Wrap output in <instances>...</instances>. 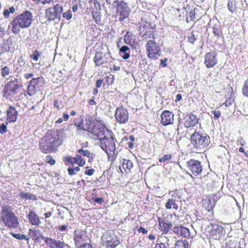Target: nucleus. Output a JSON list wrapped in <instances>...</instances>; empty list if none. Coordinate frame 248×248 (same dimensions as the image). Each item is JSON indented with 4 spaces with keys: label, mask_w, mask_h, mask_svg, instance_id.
I'll use <instances>...</instances> for the list:
<instances>
[{
    "label": "nucleus",
    "mask_w": 248,
    "mask_h": 248,
    "mask_svg": "<svg viewBox=\"0 0 248 248\" xmlns=\"http://www.w3.org/2000/svg\"><path fill=\"white\" fill-rule=\"evenodd\" d=\"M92 200L94 202H97L99 204H102L103 202H104V199L103 198H94L93 197L92 198Z\"/></svg>",
    "instance_id": "nucleus-59"
},
{
    "label": "nucleus",
    "mask_w": 248,
    "mask_h": 248,
    "mask_svg": "<svg viewBox=\"0 0 248 248\" xmlns=\"http://www.w3.org/2000/svg\"><path fill=\"white\" fill-rule=\"evenodd\" d=\"M115 118L117 123L120 124H124L128 121L129 113L126 108L124 107H120L116 109Z\"/></svg>",
    "instance_id": "nucleus-16"
},
{
    "label": "nucleus",
    "mask_w": 248,
    "mask_h": 248,
    "mask_svg": "<svg viewBox=\"0 0 248 248\" xmlns=\"http://www.w3.org/2000/svg\"><path fill=\"white\" fill-rule=\"evenodd\" d=\"M93 62L96 66H99L108 62L107 55L102 52H96L93 58Z\"/></svg>",
    "instance_id": "nucleus-25"
},
{
    "label": "nucleus",
    "mask_w": 248,
    "mask_h": 248,
    "mask_svg": "<svg viewBox=\"0 0 248 248\" xmlns=\"http://www.w3.org/2000/svg\"><path fill=\"white\" fill-rule=\"evenodd\" d=\"M19 196L22 199L32 200L33 201L37 200L36 196L32 193H25L22 191L19 193Z\"/></svg>",
    "instance_id": "nucleus-34"
},
{
    "label": "nucleus",
    "mask_w": 248,
    "mask_h": 248,
    "mask_svg": "<svg viewBox=\"0 0 248 248\" xmlns=\"http://www.w3.org/2000/svg\"><path fill=\"white\" fill-rule=\"evenodd\" d=\"M161 124L164 126L172 124L174 122V114L168 110L163 111L160 115Z\"/></svg>",
    "instance_id": "nucleus-19"
},
{
    "label": "nucleus",
    "mask_w": 248,
    "mask_h": 248,
    "mask_svg": "<svg viewBox=\"0 0 248 248\" xmlns=\"http://www.w3.org/2000/svg\"><path fill=\"white\" fill-rule=\"evenodd\" d=\"M101 148L107 153L109 161L113 162L116 159V146L112 137L101 139L100 142Z\"/></svg>",
    "instance_id": "nucleus-8"
},
{
    "label": "nucleus",
    "mask_w": 248,
    "mask_h": 248,
    "mask_svg": "<svg viewBox=\"0 0 248 248\" xmlns=\"http://www.w3.org/2000/svg\"><path fill=\"white\" fill-rule=\"evenodd\" d=\"M199 119L198 117L191 113L187 114L184 118V125L186 128L193 127L199 122Z\"/></svg>",
    "instance_id": "nucleus-22"
},
{
    "label": "nucleus",
    "mask_w": 248,
    "mask_h": 248,
    "mask_svg": "<svg viewBox=\"0 0 248 248\" xmlns=\"http://www.w3.org/2000/svg\"><path fill=\"white\" fill-rule=\"evenodd\" d=\"M74 125L76 126L77 130L78 131H80L82 130H86L84 128V124L83 121H79V122H75Z\"/></svg>",
    "instance_id": "nucleus-49"
},
{
    "label": "nucleus",
    "mask_w": 248,
    "mask_h": 248,
    "mask_svg": "<svg viewBox=\"0 0 248 248\" xmlns=\"http://www.w3.org/2000/svg\"><path fill=\"white\" fill-rule=\"evenodd\" d=\"M87 236L85 232L81 230H75L74 234V240L76 248H79L84 244H87Z\"/></svg>",
    "instance_id": "nucleus-17"
},
{
    "label": "nucleus",
    "mask_w": 248,
    "mask_h": 248,
    "mask_svg": "<svg viewBox=\"0 0 248 248\" xmlns=\"http://www.w3.org/2000/svg\"><path fill=\"white\" fill-rule=\"evenodd\" d=\"M186 167L187 170L196 176L200 175L202 171L201 162L194 159H191L187 161Z\"/></svg>",
    "instance_id": "nucleus-14"
},
{
    "label": "nucleus",
    "mask_w": 248,
    "mask_h": 248,
    "mask_svg": "<svg viewBox=\"0 0 248 248\" xmlns=\"http://www.w3.org/2000/svg\"><path fill=\"white\" fill-rule=\"evenodd\" d=\"M64 139L60 131L51 129L46 131L38 142L40 151L45 154L56 153L58 149L63 144Z\"/></svg>",
    "instance_id": "nucleus-1"
},
{
    "label": "nucleus",
    "mask_w": 248,
    "mask_h": 248,
    "mask_svg": "<svg viewBox=\"0 0 248 248\" xmlns=\"http://www.w3.org/2000/svg\"><path fill=\"white\" fill-rule=\"evenodd\" d=\"M129 140L130 141H128L127 142V145L129 148L133 149L134 147V141L135 138H134V136H130L129 137Z\"/></svg>",
    "instance_id": "nucleus-53"
},
{
    "label": "nucleus",
    "mask_w": 248,
    "mask_h": 248,
    "mask_svg": "<svg viewBox=\"0 0 248 248\" xmlns=\"http://www.w3.org/2000/svg\"><path fill=\"white\" fill-rule=\"evenodd\" d=\"M102 244L105 248H115L120 244L118 236L114 233L106 232L101 237Z\"/></svg>",
    "instance_id": "nucleus-10"
},
{
    "label": "nucleus",
    "mask_w": 248,
    "mask_h": 248,
    "mask_svg": "<svg viewBox=\"0 0 248 248\" xmlns=\"http://www.w3.org/2000/svg\"><path fill=\"white\" fill-rule=\"evenodd\" d=\"M18 113L16 108L12 106H10L7 110L6 121L9 123L15 122L17 118Z\"/></svg>",
    "instance_id": "nucleus-26"
},
{
    "label": "nucleus",
    "mask_w": 248,
    "mask_h": 248,
    "mask_svg": "<svg viewBox=\"0 0 248 248\" xmlns=\"http://www.w3.org/2000/svg\"><path fill=\"white\" fill-rule=\"evenodd\" d=\"M173 231L174 233L185 237L188 238L190 236L189 230L183 226H174L173 228Z\"/></svg>",
    "instance_id": "nucleus-27"
},
{
    "label": "nucleus",
    "mask_w": 248,
    "mask_h": 248,
    "mask_svg": "<svg viewBox=\"0 0 248 248\" xmlns=\"http://www.w3.org/2000/svg\"><path fill=\"white\" fill-rule=\"evenodd\" d=\"M124 43L131 46H135L137 44L136 37L132 32L128 31L124 36Z\"/></svg>",
    "instance_id": "nucleus-29"
},
{
    "label": "nucleus",
    "mask_w": 248,
    "mask_h": 248,
    "mask_svg": "<svg viewBox=\"0 0 248 248\" xmlns=\"http://www.w3.org/2000/svg\"><path fill=\"white\" fill-rule=\"evenodd\" d=\"M22 87V82L20 78H15L11 79L4 86L2 90L3 96L11 100L16 99Z\"/></svg>",
    "instance_id": "nucleus-5"
},
{
    "label": "nucleus",
    "mask_w": 248,
    "mask_h": 248,
    "mask_svg": "<svg viewBox=\"0 0 248 248\" xmlns=\"http://www.w3.org/2000/svg\"><path fill=\"white\" fill-rule=\"evenodd\" d=\"M63 161L66 166L71 165L73 166L75 163L78 165L76 167H69L67 169L68 173L70 176L76 175L80 170L79 167L83 166L85 164V161L78 154H77L74 158L70 156H64L63 157Z\"/></svg>",
    "instance_id": "nucleus-6"
},
{
    "label": "nucleus",
    "mask_w": 248,
    "mask_h": 248,
    "mask_svg": "<svg viewBox=\"0 0 248 248\" xmlns=\"http://www.w3.org/2000/svg\"><path fill=\"white\" fill-rule=\"evenodd\" d=\"M124 53L123 55H121L123 59L127 60L130 57V49L126 46H123L120 49V54Z\"/></svg>",
    "instance_id": "nucleus-33"
},
{
    "label": "nucleus",
    "mask_w": 248,
    "mask_h": 248,
    "mask_svg": "<svg viewBox=\"0 0 248 248\" xmlns=\"http://www.w3.org/2000/svg\"><path fill=\"white\" fill-rule=\"evenodd\" d=\"M145 47L147 56L150 60H156L161 55V47L155 39L148 41Z\"/></svg>",
    "instance_id": "nucleus-9"
},
{
    "label": "nucleus",
    "mask_w": 248,
    "mask_h": 248,
    "mask_svg": "<svg viewBox=\"0 0 248 248\" xmlns=\"http://www.w3.org/2000/svg\"><path fill=\"white\" fill-rule=\"evenodd\" d=\"M212 29L213 33L215 36H216L218 37H221L222 33L219 23H218L217 24H215L212 27Z\"/></svg>",
    "instance_id": "nucleus-35"
},
{
    "label": "nucleus",
    "mask_w": 248,
    "mask_h": 248,
    "mask_svg": "<svg viewBox=\"0 0 248 248\" xmlns=\"http://www.w3.org/2000/svg\"><path fill=\"white\" fill-rule=\"evenodd\" d=\"M140 34L143 39H147L152 38L155 39V27L152 26L151 23L146 21L141 22L139 26Z\"/></svg>",
    "instance_id": "nucleus-13"
},
{
    "label": "nucleus",
    "mask_w": 248,
    "mask_h": 248,
    "mask_svg": "<svg viewBox=\"0 0 248 248\" xmlns=\"http://www.w3.org/2000/svg\"><path fill=\"white\" fill-rule=\"evenodd\" d=\"M188 241L185 239L184 240H178L176 241L174 248H188Z\"/></svg>",
    "instance_id": "nucleus-36"
},
{
    "label": "nucleus",
    "mask_w": 248,
    "mask_h": 248,
    "mask_svg": "<svg viewBox=\"0 0 248 248\" xmlns=\"http://www.w3.org/2000/svg\"><path fill=\"white\" fill-rule=\"evenodd\" d=\"M227 7L228 10L232 13L236 11V2L234 0H229Z\"/></svg>",
    "instance_id": "nucleus-39"
},
{
    "label": "nucleus",
    "mask_w": 248,
    "mask_h": 248,
    "mask_svg": "<svg viewBox=\"0 0 248 248\" xmlns=\"http://www.w3.org/2000/svg\"><path fill=\"white\" fill-rule=\"evenodd\" d=\"M10 234L15 238L18 239V240H22V239H25L26 240H29V238L27 235L23 234H20V233H15L13 232H11Z\"/></svg>",
    "instance_id": "nucleus-43"
},
{
    "label": "nucleus",
    "mask_w": 248,
    "mask_h": 248,
    "mask_svg": "<svg viewBox=\"0 0 248 248\" xmlns=\"http://www.w3.org/2000/svg\"><path fill=\"white\" fill-rule=\"evenodd\" d=\"M114 3L117 4L116 15L119 16V20L122 21L128 17L130 13V9L128 4L124 0H114Z\"/></svg>",
    "instance_id": "nucleus-12"
},
{
    "label": "nucleus",
    "mask_w": 248,
    "mask_h": 248,
    "mask_svg": "<svg viewBox=\"0 0 248 248\" xmlns=\"http://www.w3.org/2000/svg\"><path fill=\"white\" fill-rule=\"evenodd\" d=\"M45 82L43 77L37 78H32L29 82L27 88V93L30 96H32L37 92L40 91L43 89V85Z\"/></svg>",
    "instance_id": "nucleus-11"
},
{
    "label": "nucleus",
    "mask_w": 248,
    "mask_h": 248,
    "mask_svg": "<svg viewBox=\"0 0 248 248\" xmlns=\"http://www.w3.org/2000/svg\"><path fill=\"white\" fill-rule=\"evenodd\" d=\"M44 238H48V237H45L43 235L38 236L37 237H36V239L34 240V242L35 243L40 244L41 243L42 240H44L45 241V239Z\"/></svg>",
    "instance_id": "nucleus-58"
},
{
    "label": "nucleus",
    "mask_w": 248,
    "mask_h": 248,
    "mask_svg": "<svg viewBox=\"0 0 248 248\" xmlns=\"http://www.w3.org/2000/svg\"><path fill=\"white\" fill-rule=\"evenodd\" d=\"M195 40H196L195 36L193 32H191L188 35V42L193 44Z\"/></svg>",
    "instance_id": "nucleus-54"
},
{
    "label": "nucleus",
    "mask_w": 248,
    "mask_h": 248,
    "mask_svg": "<svg viewBox=\"0 0 248 248\" xmlns=\"http://www.w3.org/2000/svg\"><path fill=\"white\" fill-rule=\"evenodd\" d=\"M78 152L80 155H82L84 156H86L88 158H93L94 156V154L91 153L90 151L87 150L80 149L78 150Z\"/></svg>",
    "instance_id": "nucleus-38"
},
{
    "label": "nucleus",
    "mask_w": 248,
    "mask_h": 248,
    "mask_svg": "<svg viewBox=\"0 0 248 248\" xmlns=\"http://www.w3.org/2000/svg\"><path fill=\"white\" fill-rule=\"evenodd\" d=\"M62 16L66 20H70L72 17L71 11L70 10L66 11L65 13H63Z\"/></svg>",
    "instance_id": "nucleus-52"
},
{
    "label": "nucleus",
    "mask_w": 248,
    "mask_h": 248,
    "mask_svg": "<svg viewBox=\"0 0 248 248\" xmlns=\"http://www.w3.org/2000/svg\"><path fill=\"white\" fill-rule=\"evenodd\" d=\"M158 229L162 234H167L172 227V223L168 220L158 217Z\"/></svg>",
    "instance_id": "nucleus-21"
},
{
    "label": "nucleus",
    "mask_w": 248,
    "mask_h": 248,
    "mask_svg": "<svg viewBox=\"0 0 248 248\" xmlns=\"http://www.w3.org/2000/svg\"><path fill=\"white\" fill-rule=\"evenodd\" d=\"M57 230L61 232H66L67 227L65 225H62L57 227Z\"/></svg>",
    "instance_id": "nucleus-57"
},
{
    "label": "nucleus",
    "mask_w": 248,
    "mask_h": 248,
    "mask_svg": "<svg viewBox=\"0 0 248 248\" xmlns=\"http://www.w3.org/2000/svg\"><path fill=\"white\" fill-rule=\"evenodd\" d=\"M173 209L177 210L178 209V204L176 203L175 200L173 199H169L165 203V208L167 209H170L171 208Z\"/></svg>",
    "instance_id": "nucleus-32"
},
{
    "label": "nucleus",
    "mask_w": 248,
    "mask_h": 248,
    "mask_svg": "<svg viewBox=\"0 0 248 248\" xmlns=\"http://www.w3.org/2000/svg\"><path fill=\"white\" fill-rule=\"evenodd\" d=\"M95 171L93 169H91L85 170L84 173L88 176L92 175Z\"/></svg>",
    "instance_id": "nucleus-60"
},
{
    "label": "nucleus",
    "mask_w": 248,
    "mask_h": 248,
    "mask_svg": "<svg viewBox=\"0 0 248 248\" xmlns=\"http://www.w3.org/2000/svg\"><path fill=\"white\" fill-rule=\"evenodd\" d=\"M0 221L7 228L10 229L17 228L19 225L18 217L9 205L1 207Z\"/></svg>",
    "instance_id": "nucleus-4"
},
{
    "label": "nucleus",
    "mask_w": 248,
    "mask_h": 248,
    "mask_svg": "<svg viewBox=\"0 0 248 248\" xmlns=\"http://www.w3.org/2000/svg\"><path fill=\"white\" fill-rule=\"evenodd\" d=\"M87 130L94 135V139H99L100 141L101 139L106 138L104 134V129L102 127L93 125V127L88 128Z\"/></svg>",
    "instance_id": "nucleus-24"
},
{
    "label": "nucleus",
    "mask_w": 248,
    "mask_h": 248,
    "mask_svg": "<svg viewBox=\"0 0 248 248\" xmlns=\"http://www.w3.org/2000/svg\"><path fill=\"white\" fill-rule=\"evenodd\" d=\"M172 155L171 154L164 155L162 157L158 159L160 163L169 162L172 158Z\"/></svg>",
    "instance_id": "nucleus-41"
},
{
    "label": "nucleus",
    "mask_w": 248,
    "mask_h": 248,
    "mask_svg": "<svg viewBox=\"0 0 248 248\" xmlns=\"http://www.w3.org/2000/svg\"><path fill=\"white\" fill-rule=\"evenodd\" d=\"M242 92L244 96L248 97V78L244 83Z\"/></svg>",
    "instance_id": "nucleus-45"
},
{
    "label": "nucleus",
    "mask_w": 248,
    "mask_h": 248,
    "mask_svg": "<svg viewBox=\"0 0 248 248\" xmlns=\"http://www.w3.org/2000/svg\"><path fill=\"white\" fill-rule=\"evenodd\" d=\"M202 205L205 210L208 212L212 211L215 205V201L212 199H204L203 200Z\"/></svg>",
    "instance_id": "nucleus-30"
},
{
    "label": "nucleus",
    "mask_w": 248,
    "mask_h": 248,
    "mask_svg": "<svg viewBox=\"0 0 248 248\" xmlns=\"http://www.w3.org/2000/svg\"><path fill=\"white\" fill-rule=\"evenodd\" d=\"M207 229L206 236L210 242L211 241L219 240L225 235L224 228L217 223H211Z\"/></svg>",
    "instance_id": "nucleus-7"
},
{
    "label": "nucleus",
    "mask_w": 248,
    "mask_h": 248,
    "mask_svg": "<svg viewBox=\"0 0 248 248\" xmlns=\"http://www.w3.org/2000/svg\"><path fill=\"white\" fill-rule=\"evenodd\" d=\"M212 114H213V118L215 120L218 119L221 116V112L219 110H214L212 111Z\"/></svg>",
    "instance_id": "nucleus-55"
},
{
    "label": "nucleus",
    "mask_w": 248,
    "mask_h": 248,
    "mask_svg": "<svg viewBox=\"0 0 248 248\" xmlns=\"http://www.w3.org/2000/svg\"><path fill=\"white\" fill-rule=\"evenodd\" d=\"M9 40H7L6 41L4 42V43L2 45L1 47V51L3 52H8L13 50L14 49V47L11 46H9Z\"/></svg>",
    "instance_id": "nucleus-40"
},
{
    "label": "nucleus",
    "mask_w": 248,
    "mask_h": 248,
    "mask_svg": "<svg viewBox=\"0 0 248 248\" xmlns=\"http://www.w3.org/2000/svg\"><path fill=\"white\" fill-rule=\"evenodd\" d=\"M234 101V99L233 97L231 96L226 100V101L222 104V105H225V107H228L232 105Z\"/></svg>",
    "instance_id": "nucleus-51"
},
{
    "label": "nucleus",
    "mask_w": 248,
    "mask_h": 248,
    "mask_svg": "<svg viewBox=\"0 0 248 248\" xmlns=\"http://www.w3.org/2000/svg\"><path fill=\"white\" fill-rule=\"evenodd\" d=\"M46 162L50 165H54L56 163L55 160L53 158L52 155H47L46 157Z\"/></svg>",
    "instance_id": "nucleus-48"
},
{
    "label": "nucleus",
    "mask_w": 248,
    "mask_h": 248,
    "mask_svg": "<svg viewBox=\"0 0 248 248\" xmlns=\"http://www.w3.org/2000/svg\"><path fill=\"white\" fill-rule=\"evenodd\" d=\"M45 242L49 248H64L66 245L63 241L57 240L50 237L44 238Z\"/></svg>",
    "instance_id": "nucleus-23"
},
{
    "label": "nucleus",
    "mask_w": 248,
    "mask_h": 248,
    "mask_svg": "<svg viewBox=\"0 0 248 248\" xmlns=\"http://www.w3.org/2000/svg\"><path fill=\"white\" fill-rule=\"evenodd\" d=\"M16 11V9L14 6H11L9 8L4 9L3 12V15L5 18H8L10 17V14H14Z\"/></svg>",
    "instance_id": "nucleus-37"
},
{
    "label": "nucleus",
    "mask_w": 248,
    "mask_h": 248,
    "mask_svg": "<svg viewBox=\"0 0 248 248\" xmlns=\"http://www.w3.org/2000/svg\"><path fill=\"white\" fill-rule=\"evenodd\" d=\"M93 248V246L90 243L84 244L82 246H80L79 248Z\"/></svg>",
    "instance_id": "nucleus-62"
},
{
    "label": "nucleus",
    "mask_w": 248,
    "mask_h": 248,
    "mask_svg": "<svg viewBox=\"0 0 248 248\" xmlns=\"http://www.w3.org/2000/svg\"><path fill=\"white\" fill-rule=\"evenodd\" d=\"M7 131V127L6 124L2 123L0 125V133L1 134H5Z\"/></svg>",
    "instance_id": "nucleus-56"
},
{
    "label": "nucleus",
    "mask_w": 248,
    "mask_h": 248,
    "mask_svg": "<svg viewBox=\"0 0 248 248\" xmlns=\"http://www.w3.org/2000/svg\"><path fill=\"white\" fill-rule=\"evenodd\" d=\"M217 53L216 51H211L206 53L204 56V64L207 68L213 67L217 62Z\"/></svg>",
    "instance_id": "nucleus-20"
},
{
    "label": "nucleus",
    "mask_w": 248,
    "mask_h": 248,
    "mask_svg": "<svg viewBox=\"0 0 248 248\" xmlns=\"http://www.w3.org/2000/svg\"><path fill=\"white\" fill-rule=\"evenodd\" d=\"M137 230L138 232L139 233H142L143 234H146L148 232V230L147 229L144 228L142 226H140L139 227H138V226H136L134 228V230Z\"/></svg>",
    "instance_id": "nucleus-50"
},
{
    "label": "nucleus",
    "mask_w": 248,
    "mask_h": 248,
    "mask_svg": "<svg viewBox=\"0 0 248 248\" xmlns=\"http://www.w3.org/2000/svg\"><path fill=\"white\" fill-rule=\"evenodd\" d=\"M11 72V70L10 67L7 66H5L1 69V74L2 77L5 78L8 76Z\"/></svg>",
    "instance_id": "nucleus-44"
},
{
    "label": "nucleus",
    "mask_w": 248,
    "mask_h": 248,
    "mask_svg": "<svg viewBox=\"0 0 248 248\" xmlns=\"http://www.w3.org/2000/svg\"><path fill=\"white\" fill-rule=\"evenodd\" d=\"M40 56V52L37 50H35L33 51L32 54L30 55V58L32 59L33 61L37 62L38 61L39 57Z\"/></svg>",
    "instance_id": "nucleus-46"
},
{
    "label": "nucleus",
    "mask_w": 248,
    "mask_h": 248,
    "mask_svg": "<svg viewBox=\"0 0 248 248\" xmlns=\"http://www.w3.org/2000/svg\"><path fill=\"white\" fill-rule=\"evenodd\" d=\"M95 98L94 96H93L91 98V99H90L89 101H88V103L89 104V105H90L91 106H94V105H96L97 103L96 102V101H95Z\"/></svg>",
    "instance_id": "nucleus-61"
},
{
    "label": "nucleus",
    "mask_w": 248,
    "mask_h": 248,
    "mask_svg": "<svg viewBox=\"0 0 248 248\" xmlns=\"http://www.w3.org/2000/svg\"><path fill=\"white\" fill-rule=\"evenodd\" d=\"M102 83H103L102 80H101V79L97 80L96 81V84H95V86H96V88H100L101 86Z\"/></svg>",
    "instance_id": "nucleus-63"
},
{
    "label": "nucleus",
    "mask_w": 248,
    "mask_h": 248,
    "mask_svg": "<svg viewBox=\"0 0 248 248\" xmlns=\"http://www.w3.org/2000/svg\"><path fill=\"white\" fill-rule=\"evenodd\" d=\"M91 12L93 20L96 24H99L101 22V14L99 10L93 9Z\"/></svg>",
    "instance_id": "nucleus-31"
},
{
    "label": "nucleus",
    "mask_w": 248,
    "mask_h": 248,
    "mask_svg": "<svg viewBox=\"0 0 248 248\" xmlns=\"http://www.w3.org/2000/svg\"><path fill=\"white\" fill-rule=\"evenodd\" d=\"M227 248H241V245L240 243H235L233 246L230 247H228Z\"/></svg>",
    "instance_id": "nucleus-64"
},
{
    "label": "nucleus",
    "mask_w": 248,
    "mask_h": 248,
    "mask_svg": "<svg viewBox=\"0 0 248 248\" xmlns=\"http://www.w3.org/2000/svg\"><path fill=\"white\" fill-rule=\"evenodd\" d=\"M63 9L62 6L59 4H56L52 7H50L45 10V17L48 21L54 20L62 12Z\"/></svg>",
    "instance_id": "nucleus-15"
},
{
    "label": "nucleus",
    "mask_w": 248,
    "mask_h": 248,
    "mask_svg": "<svg viewBox=\"0 0 248 248\" xmlns=\"http://www.w3.org/2000/svg\"><path fill=\"white\" fill-rule=\"evenodd\" d=\"M190 140L194 152L197 153L204 152L210 143V138L208 134L196 130L190 135Z\"/></svg>",
    "instance_id": "nucleus-3"
},
{
    "label": "nucleus",
    "mask_w": 248,
    "mask_h": 248,
    "mask_svg": "<svg viewBox=\"0 0 248 248\" xmlns=\"http://www.w3.org/2000/svg\"><path fill=\"white\" fill-rule=\"evenodd\" d=\"M29 222L34 226H39L41 223L39 216L33 211H30L27 216Z\"/></svg>",
    "instance_id": "nucleus-28"
},
{
    "label": "nucleus",
    "mask_w": 248,
    "mask_h": 248,
    "mask_svg": "<svg viewBox=\"0 0 248 248\" xmlns=\"http://www.w3.org/2000/svg\"><path fill=\"white\" fill-rule=\"evenodd\" d=\"M32 15L29 11H25L14 17L10 21L8 29L15 35H18L22 29L29 28L32 22Z\"/></svg>",
    "instance_id": "nucleus-2"
},
{
    "label": "nucleus",
    "mask_w": 248,
    "mask_h": 248,
    "mask_svg": "<svg viewBox=\"0 0 248 248\" xmlns=\"http://www.w3.org/2000/svg\"><path fill=\"white\" fill-rule=\"evenodd\" d=\"M196 8H194L190 10L189 12V17H186V20L187 22L190 21H193L196 19V13L195 10Z\"/></svg>",
    "instance_id": "nucleus-42"
},
{
    "label": "nucleus",
    "mask_w": 248,
    "mask_h": 248,
    "mask_svg": "<svg viewBox=\"0 0 248 248\" xmlns=\"http://www.w3.org/2000/svg\"><path fill=\"white\" fill-rule=\"evenodd\" d=\"M29 234L30 236V238H31L33 241L35 239H36V237L39 236L37 234V231L31 229H29Z\"/></svg>",
    "instance_id": "nucleus-47"
},
{
    "label": "nucleus",
    "mask_w": 248,
    "mask_h": 248,
    "mask_svg": "<svg viewBox=\"0 0 248 248\" xmlns=\"http://www.w3.org/2000/svg\"><path fill=\"white\" fill-rule=\"evenodd\" d=\"M133 167V162L130 160L125 158L120 159L119 171L122 175H126L129 173Z\"/></svg>",
    "instance_id": "nucleus-18"
}]
</instances>
